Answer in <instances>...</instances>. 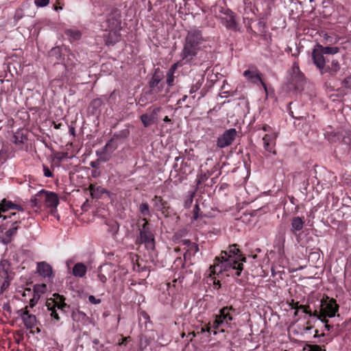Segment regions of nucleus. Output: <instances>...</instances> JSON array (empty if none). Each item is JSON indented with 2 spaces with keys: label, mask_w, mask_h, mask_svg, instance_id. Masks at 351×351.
Listing matches in <instances>:
<instances>
[{
  "label": "nucleus",
  "mask_w": 351,
  "mask_h": 351,
  "mask_svg": "<svg viewBox=\"0 0 351 351\" xmlns=\"http://www.w3.org/2000/svg\"><path fill=\"white\" fill-rule=\"evenodd\" d=\"M241 254L240 250L238 248L237 244H233L229 246L228 252L222 251L219 257H216L215 263L213 266H210V269L213 274H221L223 271H228L232 268L235 270V275L239 276L243 269L242 263L237 264V256Z\"/></svg>",
  "instance_id": "nucleus-1"
},
{
  "label": "nucleus",
  "mask_w": 351,
  "mask_h": 351,
  "mask_svg": "<svg viewBox=\"0 0 351 351\" xmlns=\"http://www.w3.org/2000/svg\"><path fill=\"white\" fill-rule=\"evenodd\" d=\"M203 40L202 34L197 29H191L188 32L185 38L184 47L181 56L186 61H191L197 54L199 49V45Z\"/></svg>",
  "instance_id": "nucleus-2"
},
{
  "label": "nucleus",
  "mask_w": 351,
  "mask_h": 351,
  "mask_svg": "<svg viewBox=\"0 0 351 351\" xmlns=\"http://www.w3.org/2000/svg\"><path fill=\"white\" fill-rule=\"evenodd\" d=\"M144 221L141 228L139 229V237L136 239L137 243H143L147 249L154 248V235L150 230L149 223L146 218H143Z\"/></svg>",
  "instance_id": "nucleus-3"
},
{
  "label": "nucleus",
  "mask_w": 351,
  "mask_h": 351,
  "mask_svg": "<svg viewBox=\"0 0 351 351\" xmlns=\"http://www.w3.org/2000/svg\"><path fill=\"white\" fill-rule=\"evenodd\" d=\"M217 11L224 14L221 17L222 24L228 29L237 32L239 29V25L235 21L234 12L229 8L223 6H215V12L217 14Z\"/></svg>",
  "instance_id": "nucleus-4"
},
{
  "label": "nucleus",
  "mask_w": 351,
  "mask_h": 351,
  "mask_svg": "<svg viewBox=\"0 0 351 351\" xmlns=\"http://www.w3.org/2000/svg\"><path fill=\"white\" fill-rule=\"evenodd\" d=\"M305 83L304 75L300 71L298 64L294 62L290 71V77L289 78L290 88H293L297 91H301L304 89Z\"/></svg>",
  "instance_id": "nucleus-5"
},
{
  "label": "nucleus",
  "mask_w": 351,
  "mask_h": 351,
  "mask_svg": "<svg viewBox=\"0 0 351 351\" xmlns=\"http://www.w3.org/2000/svg\"><path fill=\"white\" fill-rule=\"evenodd\" d=\"M324 52L322 49V45L317 43L311 53V57L313 64L319 69L322 75L324 74V66L326 60L324 58Z\"/></svg>",
  "instance_id": "nucleus-6"
},
{
  "label": "nucleus",
  "mask_w": 351,
  "mask_h": 351,
  "mask_svg": "<svg viewBox=\"0 0 351 351\" xmlns=\"http://www.w3.org/2000/svg\"><path fill=\"white\" fill-rule=\"evenodd\" d=\"M117 147V142L110 139L101 149L96 151V155L97 157H100V160L103 162H108L111 159L113 152Z\"/></svg>",
  "instance_id": "nucleus-7"
},
{
  "label": "nucleus",
  "mask_w": 351,
  "mask_h": 351,
  "mask_svg": "<svg viewBox=\"0 0 351 351\" xmlns=\"http://www.w3.org/2000/svg\"><path fill=\"white\" fill-rule=\"evenodd\" d=\"M339 307L335 299H330L328 297H326V300L322 299L321 300V311L324 315V317H335L339 311Z\"/></svg>",
  "instance_id": "nucleus-8"
},
{
  "label": "nucleus",
  "mask_w": 351,
  "mask_h": 351,
  "mask_svg": "<svg viewBox=\"0 0 351 351\" xmlns=\"http://www.w3.org/2000/svg\"><path fill=\"white\" fill-rule=\"evenodd\" d=\"M237 136L235 128L226 130L217 140V147L219 149L225 148L232 145Z\"/></svg>",
  "instance_id": "nucleus-9"
},
{
  "label": "nucleus",
  "mask_w": 351,
  "mask_h": 351,
  "mask_svg": "<svg viewBox=\"0 0 351 351\" xmlns=\"http://www.w3.org/2000/svg\"><path fill=\"white\" fill-rule=\"evenodd\" d=\"M107 27L111 29H121V12L116 8L110 9L106 19Z\"/></svg>",
  "instance_id": "nucleus-10"
},
{
  "label": "nucleus",
  "mask_w": 351,
  "mask_h": 351,
  "mask_svg": "<svg viewBox=\"0 0 351 351\" xmlns=\"http://www.w3.org/2000/svg\"><path fill=\"white\" fill-rule=\"evenodd\" d=\"M243 76L254 84L261 83L265 92L267 91V86L265 83L262 80L259 71L256 66H250L248 70H246L243 72Z\"/></svg>",
  "instance_id": "nucleus-11"
},
{
  "label": "nucleus",
  "mask_w": 351,
  "mask_h": 351,
  "mask_svg": "<svg viewBox=\"0 0 351 351\" xmlns=\"http://www.w3.org/2000/svg\"><path fill=\"white\" fill-rule=\"evenodd\" d=\"M27 308L28 306H26L25 309L19 310L17 313L23 320L25 328L32 329L37 324V319L36 315L29 313Z\"/></svg>",
  "instance_id": "nucleus-12"
},
{
  "label": "nucleus",
  "mask_w": 351,
  "mask_h": 351,
  "mask_svg": "<svg viewBox=\"0 0 351 351\" xmlns=\"http://www.w3.org/2000/svg\"><path fill=\"white\" fill-rule=\"evenodd\" d=\"M113 93L110 96L101 95L99 98L94 99L89 104L88 109L93 114H97L100 112V108L104 104V101H108L110 97H112Z\"/></svg>",
  "instance_id": "nucleus-13"
},
{
  "label": "nucleus",
  "mask_w": 351,
  "mask_h": 351,
  "mask_svg": "<svg viewBox=\"0 0 351 351\" xmlns=\"http://www.w3.org/2000/svg\"><path fill=\"white\" fill-rule=\"evenodd\" d=\"M30 206L34 208L35 212H38L41 209L44 202V190H40L34 196H33L29 202Z\"/></svg>",
  "instance_id": "nucleus-14"
},
{
  "label": "nucleus",
  "mask_w": 351,
  "mask_h": 351,
  "mask_svg": "<svg viewBox=\"0 0 351 351\" xmlns=\"http://www.w3.org/2000/svg\"><path fill=\"white\" fill-rule=\"evenodd\" d=\"M44 202L46 206L53 208L58 205L59 198L56 193L44 190Z\"/></svg>",
  "instance_id": "nucleus-15"
},
{
  "label": "nucleus",
  "mask_w": 351,
  "mask_h": 351,
  "mask_svg": "<svg viewBox=\"0 0 351 351\" xmlns=\"http://www.w3.org/2000/svg\"><path fill=\"white\" fill-rule=\"evenodd\" d=\"M234 311V309L232 306H226L220 310V314L219 316L217 317L214 323L215 327L218 328L220 325H222L224 323H226V324H228V320L227 319V318L228 316H229V311Z\"/></svg>",
  "instance_id": "nucleus-16"
},
{
  "label": "nucleus",
  "mask_w": 351,
  "mask_h": 351,
  "mask_svg": "<svg viewBox=\"0 0 351 351\" xmlns=\"http://www.w3.org/2000/svg\"><path fill=\"white\" fill-rule=\"evenodd\" d=\"M18 223H19V221L18 219H16L12 223H11L10 228L5 231L4 237L2 239V242L3 243L7 244L12 241V237L16 235L19 229Z\"/></svg>",
  "instance_id": "nucleus-17"
},
{
  "label": "nucleus",
  "mask_w": 351,
  "mask_h": 351,
  "mask_svg": "<svg viewBox=\"0 0 351 351\" xmlns=\"http://www.w3.org/2000/svg\"><path fill=\"white\" fill-rule=\"evenodd\" d=\"M37 271L40 276L44 278H50L53 276L51 266L46 262H40L37 264Z\"/></svg>",
  "instance_id": "nucleus-18"
},
{
  "label": "nucleus",
  "mask_w": 351,
  "mask_h": 351,
  "mask_svg": "<svg viewBox=\"0 0 351 351\" xmlns=\"http://www.w3.org/2000/svg\"><path fill=\"white\" fill-rule=\"evenodd\" d=\"M108 29L109 32L106 36L105 39L106 45L108 46H113L120 40L121 35L119 34V31L121 29Z\"/></svg>",
  "instance_id": "nucleus-19"
},
{
  "label": "nucleus",
  "mask_w": 351,
  "mask_h": 351,
  "mask_svg": "<svg viewBox=\"0 0 351 351\" xmlns=\"http://www.w3.org/2000/svg\"><path fill=\"white\" fill-rule=\"evenodd\" d=\"M160 110V108H155L150 114H143L141 116V120L145 128L153 124L154 120L156 119L157 114Z\"/></svg>",
  "instance_id": "nucleus-20"
},
{
  "label": "nucleus",
  "mask_w": 351,
  "mask_h": 351,
  "mask_svg": "<svg viewBox=\"0 0 351 351\" xmlns=\"http://www.w3.org/2000/svg\"><path fill=\"white\" fill-rule=\"evenodd\" d=\"M0 274L1 277L13 278L14 274L12 272L11 265L7 260H2L0 262Z\"/></svg>",
  "instance_id": "nucleus-21"
},
{
  "label": "nucleus",
  "mask_w": 351,
  "mask_h": 351,
  "mask_svg": "<svg viewBox=\"0 0 351 351\" xmlns=\"http://www.w3.org/2000/svg\"><path fill=\"white\" fill-rule=\"evenodd\" d=\"M152 201L154 206L157 210L165 213L169 208L167 202L165 201L160 196L155 195Z\"/></svg>",
  "instance_id": "nucleus-22"
},
{
  "label": "nucleus",
  "mask_w": 351,
  "mask_h": 351,
  "mask_svg": "<svg viewBox=\"0 0 351 351\" xmlns=\"http://www.w3.org/2000/svg\"><path fill=\"white\" fill-rule=\"evenodd\" d=\"M341 66L338 60H333L330 64L324 66V74L329 73L332 76H335L340 71Z\"/></svg>",
  "instance_id": "nucleus-23"
},
{
  "label": "nucleus",
  "mask_w": 351,
  "mask_h": 351,
  "mask_svg": "<svg viewBox=\"0 0 351 351\" xmlns=\"http://www.w3.org/2000/svg\"><path fill=\"white\" fill-rule=\"evenodd\" d=\"M263 141L265 149L270 153L276 154L274 149L275 143L274 142L273 136L269 134H265L263 138Z\"/></svg>",
  "instance_id": "nucleus-24"
},
{
  "label": "nucleus",
  "mask_w": 351,
  "mask_h": 351,
  "mask_svg": "<svg viewBox=\"0 0 351 351\" xmlns=\"http://www.w3.org/2000/svg\"><path fill=\"white\" fill-rule=\"evenodd\" d=\"M46 306L47 310L51 311V317L56 319L57 322H60V317L56 311L55 300L52 298L47 300L46 302Z\"/></svg>",
  "instance_id": "nucleus-25"
},
{
  "label": "nucleus",
  "mask_w": 351,
  "mask_h": 351,
  "mask_svg": "<svg viewBox=\"0 0 351 351\" xmlns=\"http://www.w3.org/2000/svg\"><path fill=\"white\" fill-rule=\"evenodd\" d=\"M87 271L86 266L82 263H76L73 267V275L75 277L82 278Z\"/></svg>",
  "instance_id": "nucleus-26"
},
{
  "label": "nucleus",
  "mask_w": 351,
  "mask_h": 351,
  "mask_svg": "<svg viewBox=\"0 0 351 351\" xmlns=\"http://www.w3.org/2000/svg\"><path fill=\"white\" fill-rule=\"evenodd\" d=\"M304 223V222L301 217H294L291 223V232L295 234L296 232L302 230Z\"/></svg>",
  "instance_id": "nucleus-27"
},
{
  "label": "nucleus",
  "mask_w": 351,
  "mask_h": 351,
  "mask_svg": "<svg viewBox=\"0 0 351 351\" xmlns=\"http://www.w3.org/2000/svg\"><path fill=\"white\" fill-rule=\"evenodd\" d=\"M89 191L93 198L99 199L104 193H108V191L104 188L99 186H95L93 184L89 186Z\"/></svg>",
  "instance_id": "nucleus-28"
},
{
  "label": "nucleus",
  "mask_w": 351,
  "mask_h": 351,
  "mask_svg": "<svg viewBox=\"0 0 351 351\" xmlns=\"http://www.w3.org/2000/svg\"><path fill=\"white\" fill-rule=\"evenodd\" d=\"M53 296L59 300V302H57L55 300L56 302V308H58L59 310L62 311H65L66 308H69L70 306L64 302L65 298L63 295H61L58 293H54Z\"/></svg>",
  "instance_id": "nucleus-29"
},
{
  "label": "nucleus",
  "mask_w": 351,
  "mask_h": 351,
  "mask_svg": "<svg viewBox=\"0 0 351 351\" xmlns=\"http://www.w3.org/2000/svg\"><path fill=\"white\" fill-rule=\"evenodd\" d=\"M64 34L71 41L78 40L82 37V33L77 29H66L64 30Z\"/></svg>",
  "instance_id": "nucleus-30"
},
{
  "label": "nucleus",
  "mask_w": 351,
  "mask_h": 351,
  "mask_svg": "<svg viewBox=\"0 0 351 351\" xmlns=\"http://www.w3.org/2000/svg\"><path fill=\"white\" fill-rule=\"evenodd\" d=\"M130 135V130L128 129H124L115 132L112 137L110 138L114 142H117L118 140H124L127 138Z\"/></svg>",
  "instance_id": "nucleus-31"
},
{
  "label": "nucleus",
  "mask_w": 351,
  "mask_h": 351,
  "mask_svg": "<svg viewBox=\"0 0 351 351\" xmlns=\"http://www.w3.org/2000/svg\"><path fill=\"white\" fill-rule=\"evenodd\" d=\"M49 56L51 58H53L56 61L60 60L62 56L61 48L58 46L53 47L49 51Z\"/></svg>",
  "instance_id": "nucleus-32"
},
{
  "label": "nucleus",
  "mask_w": 351,
  "mask_h": 351,
  "mask_svg": "<svg viewBox=\"0 0 351 351\" xmlns=\"http://www.w3.org/2000/svg\"><path fill=\"white\" fill-rule=\"evenodd\" d=\"M14 203L11 201H7L5 199L0 203V218L3 217L1 213L8 212L10 210H12Z\"/></svg>",
  "instance_id": "nucleus-33"
},
{
  "label": "nucleus",
  "mask_w": 351,
  "mask_h": 351,
  "mask_svg": "<svg viewBox=\"0 0 351 351\" xmlns=\"http://www.w3.org/2000/svg\"><path fill=\"white\" fill-rule=\"evenodd\" d=\"M313 337L315 338H319V340L317 342L319 343H328L330 341H331V340L332 339L330 335H326L324 332H322V334L319 335L317 330H315V335Z\"/></svg>",
  "instance_id": "nucleus-34"
},
{
  "label": "nucleus",
  "mask_w": 351,
  "mask_h": 351,
  "mask_svg": "<svg viewBox=\"0 0 351 351\" xmlns=\"http://www.w3.org/2000/svg\"><path fill=\"white\" fill-rule=\"evenodd\" d=\"M71 317L74 322H79L84 321L86 317V315L84 312L76 309L72 311Z\"/></svg>",
  "instance_id": "nucleus-35"
},
{
  "label": "nucleus",
  "mask_w": 351,
  "mask_h": 351,
  "mask_svg": "<svg viewBox=\"0 0 351 351\" xmlns=\"http://www.w3.org/2000/svg\"><path fill=\"white\" fill-rule=\"evenodd\" d=\"M161 80V75L155 73L149 82L150 88L154 90L160 84Z\"/></svg>",
  "instance_id": "nucleus-36"
},
{
  "label": "nucleus",
  "mask_w": 351,
  "mask_h": 351,
  "mask_svg": "<svg viewBox=\"0 0 351 351\" xmlns=\"http://www.w3.org/2000/svg\"><path fill=\"white\" fill-rule=\"evenodd\" d=\"M204 82V76H199L198 78L195 79V82L191 86V89L189 90L190 94H193L197 92L202 86Z\"/></svg>",
  "instance_id": "nucleus-37"
},
{
  "label": "nucleus",
  "mask_w": 351,
  "mask_h": 351,
  "mask_svg": "<svg viewBox=\"0 0 351 351\" xmlns=\"http://www.w3.org/2000/svg\"><path fill=\"white\" fill-rule=\"evenodd\" d=\"M106 223L108 226V231L109 232H110L112 235L117 233V232L119 231V226L117 221L110 220V221H106Z\"/></svg>",
  "instance_id": "nucleus-38"
},
{
  "label": "nucleus",
  "mask_w": 351,
  "mask_h": 351,
  "mask_svg": "<svg viewBox=\"0 0 351 351\" xmlns=\"http://www.w3.org/2000/svg\"><path fill=\"white\" fill-rule=\"evenodd\" d=\"M322 49L323 52H324V55H334L337 53L339 51V48L337 47H330V46H326L324 47L322 45Z\"/></svg>",
  "instance_id": "nucleus-39"
},
{
  "label": "nucleus",
  "mask_w": 351,
  "mask_h": 351,
  "mask_svg": "<svg viewBox=\"0 0 351 351\" xmlns=\"http://www.w3.org/2000/svg\"><path fill=\"white\" fill-rule=\"evenodd\" d=\"M138 210L143 217L150 216L149 206L147 202L141 203L138 206Z\"/></svg>",
  "instance_id": "nucleus-40"
},
{
  "label": "nucleus",
  "mask_w": 351,
  "mask_h": 351,
  "mask_svg": "<svg viewBox=\"0 0 351 351\" xmlns=\"http://www.w3.org/2000/svg\"><path fill=\"white\" fill-rule=\"evenodd\" d=\"M26 139V138L23 136V134L20 132H17L14 136L12 142L16 145H21L24 143V141Z\"/></svg>",
  "instance_id": "nucleus-41"
},
{
  "label": "nucleus",
  "mask_w": 351,
  "mask_h": 351,
  "mask_svg": "<svg viewBox=\"0 0 351 351\" xmlns=\"http://www.w3.org/2000/svg\"><path fill=\"white\" fill-rule=\"evenodd\" d=\"M7 213H8L7 215H3V217H1V218L3 220L9 219V221H10L11 219H12V217H16V215L18 216V219H21V218L25 219V216L21 217L20 213L10 212V210Z\"/></svg>",
  "instance_id": "nucleus-42"
},
{
  "label": "nucleus",
  "mask_w": 351,
  "mask_h": 351,
  "mask_svg": "<svg viewBox=\"0 0 351 351\" xmlns=\"http://www.w3.org/2000/svg\"><path fill=\"white\" fill-rule=\"evenodd\" d=\"M199 251L198 245L195 243H193L190 244V246L188 247L187 252L184 254V257L186 258V254L189 253L190 254L195 255Z\"/></svg>",
  "instance_id": "nucleus-43"
},
{
  "label": "nucleus",
  "mask_w": 351,
  "mask_h": 351,
  "mask_svg": "<svg viewBox=\"0 0 351 351\" xmlns=\"http://www.w3.org/2000/svg\"><path fill=\"white\" fill-rule=\"evenodd\" d=\"M4 280L1 286V293L5 291L10 286V282L13 278H8V277H3Z\"/></svg>",
  "instance_id": "nucleus-44"
},
{
  "label": "nucleus",
  "mask_w": 351,
  "mask_h": 351,
  "mask_svg": "<svg viewBox=\"0 0 351 351\" xmlns=\"http://www.w3.org/2000/svg\"><path fill=\"white\" fill-rule=\"evenodd\" d=\"M40 298V295L38 293H34L33 298L29 300L28 307L33 308L38 302Z\"/></svg>",
  "instance_id": "nucleus-45"
},
{
  "label": "nucleus",
  "mask_w": 351,
  "mask_h": 351,
  "mask_svg": "<svg viewBox=\"0 0 351 351\" xmlns=\"http://www.w3.org/2000/svg\"><path fill=\"white\" fill-rule=\"evenodd\" d=\"M341 84L344 88L351 90V75L344 78Z\"/></svg>",
  "instance_id": "nucleus-46"
},
{
  "label": "nucleus",
  "mask_w": 351,
  "mask_h": 351,
  "mask_svg": "<svg viewBox=\"0 0 351 351\" xmlns=\"http://www.w3.org/2000/svg\"><path fill=\"white\" fill-rule=\"evenodd\" d=\"M173 74L171 73V71H167L166 84L168 85V86H171L173 85Z\"/></svg>",
  "instance_id": "nucleus-47"
},
{
  "label": "nucleus",
  "mask_w": 351,
  "mask_h": 351,
  "mask_svg": "<svg viewBox=\"0 0 351 351\" xmlns=\"http://www.w3.org/2000/svg\"><path fill=\"white\" fill-rule=\"evenodd\" d=\"M342 142L343 144L350 145L351 144V133L346 132V134L342 137Z\"/></svg>",
  "instance_id": "nucleus-48"
},
{
  "label": "nucleus",
  "mask_w": 351,
  "mask_h": 351,
  "mask_svg": "<svg viewBox=\"0 0 351 351\" xmlns=\"http://www.w3.org/2000/svg\"><path fill=\"white\" fill-rule=\"evenodd\" d=\"M165 86V83H163V82H162V83H160V85H159V86H158L156 87V88H157V90H155V89H154V90H155V91H156V93H161V95H162V96H163V97H164V96H165V95L169 92V88H168V87H167V88H166V89H165V93H162V88H163V87H164Z\"/></svg>",
  "instance_id": "nucleus-49"
},
{
  "label": "nucleus",
  "mask_w": 351,
  "mask_h": 351,
  "mask_svg": "<svg viewBox=\"0 0 351 351\" xmlns=\"http://www.w3.org/2000/svg\"><path fill=\"white\" fill-rule=\"evenodd\" d=\"M46 290H47V286L45 284L36 285L34 287V293H37V292H38V291H40L41 293H44V292H45Z\"/></svg>",
  "instance_id": "nucleus-50"
},
{
  "label": "nucleus",
  "mask_w": 351,
  "mask_h": 351,
  "mask_svg": "<svg viewBox=\"0 0 351 351\" xmlns=\"http://www.w3.org/2000/svg\"><path fill=\"white\" fill-rule=\"evenodd\" d=\"M101 162H102V160H100V157H98V158L97 160L91 161L90 162V166L92 168L98 169L100 166Z\"/></svg>",
  "instance_id": "nucleus-51"
},
{
  "label": "nucleus",
  "mask_w": 351,
  "mask_h": 351,
  "mask_svg": "<svg viewBox=\"0 0 351 351\" xmlns=\"http://www.w3.org/2000/svg\"><path fill=\"white\" fill-rule=\"evenodd\" d=\"M23 16V10L21 9L16 10L14 16V21H18L19 20L22 19Z\"/></svg>",
  "instance_id": "nucleus-52"
},
{
  "label": "nucleus",
  "mask_w": 351,
  "mask_h": 351,
  "mask_svg": "<svg viewBox=\"0 0 351 351\" xmlns=\"http://www.w3.org/2000/svg\"><path fill=\"white\" fill-rule=\"evenodd\" d=\"M43 172L44 176L47 178H51L53 177L52 172L49 170L47 166L43 165Z\"/></svg>",
  "instance_id": "nucleus-53"
},
{
  "label": "nucleus",
  "mask_w": 351,
  "mask_h": 351,
  "mask_svg": "<svg viewBox=\"0 0 351 351\" xmlns=\"http://www.w3.org/2000/svg\"><path fill=\"white\" fill-rule=\"evenodd\" d=\"M324 40L325 41L324 44L326 45H329L332 43L333 38L326 34L324 36Z\"/></svg>",
  "instance_id": "nucleus-54"
},
{
  "label": "nucleus",
  "mask_w": 351,
  "mask_h": 351,
  "mask_svg": "<svg viewBox=\"0 0 351 351\" xmlns=\"http://www.w3.org/2000/svg\"><path fill=\"white\" fill-rule=\"evenodd\" d=\"M199 205L197 204H196L193 208V219L195 220L197 219L198 217H199Z\"/></svg>",
  "instance_id": "nucleus-55"
},
{
  "label": "nucleus",
  "mask_w": 351,
  "mask_h": 351,
  "mask_svg": "<svg viewBox=\"0 0 351 351\" xmlns=\"http://www.w3.org/2000/svg\"><path fill=\"white\" fill-rule=\"evenodd\" d=\"M88 301L91 304H99L101 302V300L97 299L94 295H90L88 297Z\"/></svg>",
  "instance_id": "nucleus-56"
},
{
  "label": "nucleus",
  "mask_w": 351,
  "mask_h": 351,
  "mask_svg": "<svg viewBox=\"0 0 351 351\" xmlns=\"http://www.w3.org/2000/svg\"><path fill=\"white\" fill-rule=\"evenodd\" d=\"M236 259L237 260V264H243V262H246V257L243 256L241 253L239 255V256L236 257Z\"/></svg>",
  "instance_id": "nucleus-57"
},
{
  "label": "nucleus",
  "mask_w": 351,
  "mask_h": 351,
  "mask_svg": "<svg viewBox=\"0 0 351 351\" xmlns=\"http://www.w3.org/2000/svg\"><path fill=\"white\" fill-rule=\"evenodd\" d=\"M321 321L322 323L325 324L324 328L326 330L329 331L333 328V326L328 324V320L325 317L323 318V319H321Z\"/></svg>",
  "instance_id": "nucleus-58"
},
{
  "label": "nucleus",
  "mask_w": 351,
  "mask_h": 351,
  "mask_svg": "<svg viewBox=\"0 0 351 351\" xmlns=\"http://www.w3.org/2000/svg\"><path fill=\"white\" fill-rule=\"evenodd\" d=\"M49 1H34V3L36 7H45L49 4Z\"/></svg>",
  "instance_id": "nucleus-59"
},
{
  "label": "nucleus",
  "mask_w": 351,
  "mask_h": 351,
  "mask_svg": "<svg viewBox=\"0 0 351 351\" xmlns=\"http://www.w3.org/2000/svg\"><path fill=\"white\" fill-rule=\"evenodd\" d=\"M309 351H322V346L318 345H313L309 348Z\"/></svg>",
  "instance_id": "nucleus-60"
},
{
  "label": "nucleus",
  "mask_w": 351,
  "mask_h": 351,
  "mask_svg": "<svg viewBox=\"0 0 351 351\" xmlns=\"http://www.w3.org/2000/svg\"><path fill=\"white\" fill-rule=\"evenodd\" d=\"M311 317H316L318 319H323L322 317H324V315L322 313L321 315H319L317 311H315L313 313H311Z\"/></svg>",
  "instance_id": "nucleus-61"
},
{
  "label": "nucleus",
  "mask_w": 351,
  "mask_h": 351,
  "mask_svg": "<svg viewBox=\"0 0 351 351\" xmlns=\"http://www.w3.org/2000/svg\"><path fill=\"white\" fill-rule=\"evenodd\" d=\"M12 210H16L19 211L21 213V214H23V211H24L23 208H22V206L21 205L15 204H14Z\"/></svg>",
  "instance_id": "nucleus-62"
},
{
  "label": "nucleus",
  "mask_w": 351,
  "mask_h": 351,
  "mask_svg": "<svg viewBox=\"0 0 351 351\" xmlns=\"http://www.w3.org/2000/svg\"><path fill=\"white\" fill-rule=\"evenodd\" d=\"M97 276H98V278L99 279V280L101 282H103V283H106V282L107 278H106V276L104 274L99 273V274H98Z\"/></svg>",
  "instance_id": "nucleus-63"
},
{
  "label": "nucleus",
  "mask_w": 351,
  "mask_h": 351,
  "mask_svg": "<svg viewBox=\"0 0 351 351\" xmlns=\"http://www.w3.org/2000/svg\"><path fill=\"white\" fill-rule=\"evenodd\" d=\"M210 330V327L205 326L201 328L200 332L201 333H203V332H209Z\"/></svg>",
  "instance_id": "nucleus-64"
}]
</instances>
